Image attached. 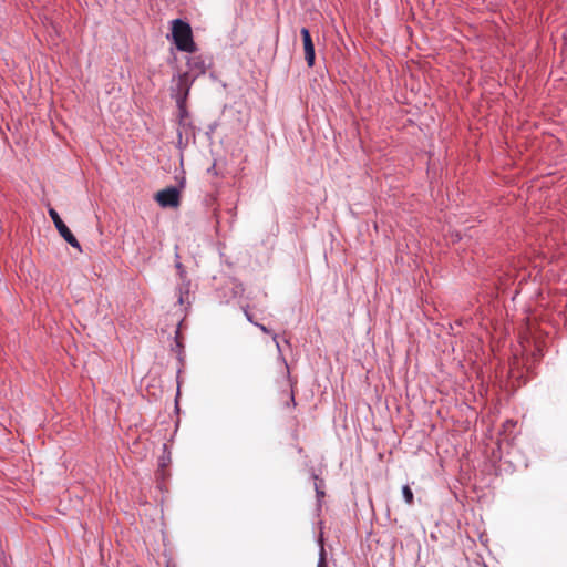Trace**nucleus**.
Returning <instances> with one entry per match:
<instances>
[{"mask_svg":"<svg viewBox=\"0 0 567 567\" xmlns=\"http://www.w3.org/2000/svg\"><path fill=\"white\" fill-rule=\"evenodd\" d=\"M172 37L176 48L179 51L189 53L196 51L192 28L187 22L181 19L174 20L172 25Z\"/></svg>","mask_w":567,"mask_h":567,"instance_id":"obj_1","label":"nucleus"},{"mask_svg":"<svg viewBox=\"0 0 567 567\" xmlns=\"http://www.w3.org/2000/svg\"><path fill=\"white\" fill-rule=\"evenodd\" d=\"M194 81V76L192 75L190 72L178 73L172 80V97L175 99V101H187Z\"/></svg>","mask_w":567,"mask_h":567,"instance_id":"obj_2","label":"nucleus"},{"mask_svg":"<svg viewBox=\"0 0 567 567\" xmlns=\"http://www.w3.org/2000/svg\"><path fill=\"white\" fill-rule=\"evenodd\" d=\"M49 216L51 217L61 237L73 248H76L79 251H81L82 249L80 243L72 234V231L69 229V227L63 223L58 212L54 208H49Z\"/></svg>","mask_w":567,"mask_h":567,"instance_id":"obj_3","label":"nucleus"},{"mask_svg":"<svg viewBox=\"0 0 567 567\" xmlns=\"http://www.w3.org/2000/svg\"><path fill=\"white\" fill-rule=\"evenodd\" d=\"M155 199L162 207H177L179 205V190L176 187H167L155 195Z\"/></svg>","mask_w":567,"mask_h":567,"instance_id":"obj_4","label":"nucleus"},{"mask_svg":"<svg viewBox=\"0 0 567 567\" xmlns=\"http://www.w3.org/2000/svg\"><path fill=\"white\" fill-rule=\"evenodd\" d=\"M187 101H176V105L178 109V130L177 135L179 141L182 140L183 133L188 135L189 131L192 130V125L189 122V113L187 111L186 106Z\"/></svg>","mask_w":567,"mask_h":567,"instance_id":"obj_5","label":"nucleus"},{"mask_svg":"<svg viewBox=\"0 0 567 567\" xmlns=\"http://www.w3.org/2000/svg\"><path fill=\"white\" fill-rule=\"evenodd\" d=\"M300 34L302 37L303 42L305 59L307 61L308 66L312 68L316 59L313 41L307 28H302L300 30Z\"/></svg>","mask_w":567,"mask_h":567,"instance_id":"obj_6","label":"nucleus"},{"mask_svg":"<svg viewBox=\"0 0 567 567\" xmlns=\"http://www.w3.org/2000/svg\"><path fill=\"white\" fill-rule=\"evenodd\" d=\"M187 68L188 70L186 72H190L194 80L206 72V64L200 55L189 58L187 60Z\"/></svg>","mask_w":567,"mask_h":567,"instance_id":"obj_7","label":"nucleus"},{"mask_svg":"<svg viewBox=\"0 0 567 567\" xmlns=\"http://www.w3.org/2000/svg\"><path fill=\"white\" fill-rule=\"evenodd\" d=\"M189 286H190V282L186 281V280H182L181 285L178 286L177 295H178V303L181 306L187 307L190 305Z\"/></svg>","mask_w":567,"mask_h":567,"instance_id":"obj_8","label":"nucleus"},{"mask_svg":"<svg viewBox=\"0 0 567 567\" xmlns=\"http://www.w3.org/2000/svg\"><path fill=\"white\" fill-rule=\"evenodd\" d=\"M312 482H313V486H315L317 496H326L324 489H323V487H324L323 481L320 480L318 476H313Z\"/></svg>","mask_w":567,"mask_h":567,"instance_id":"obj_9","label":"nucleus"},{"mask_svg":"<svg viewBox=\"0 0 567 567\" xmlns=\"http://www.w3.org/2000/svg\"><path fill=\"white\" fill-rule=\"evenodd\" d=\"M318 567H327L324 548L321 547Z\"/></svg>","mask_w":567,"mask_h":567,"instance_id":"obj_10","label":"nucleus"},{"mask_svg":"<svg viewBox=\"0 0 567 567\" xmlns=\"http://www.w3.org/2000/svg\"><path fill=\"white\" fill-rule=\"evenodd\" d=\"M403 496H413V492L409 485H404L402 488Z\"/></svg>","mask_w":567,"mask_h":567,"instance_id":"obj_11","label":"nucleus"},{"mask_svg":"<svg viewBox=\"0 0 567 567\" xmlns=\"http://www.w3.org/2000/svg\"><path fill=\"white\" fill-rule=\"evenodd\" d=\"M176 268H177V269H178V271H179L181 280H186L185 271H184V268H183L182 264H179V262H178V264L176 265Z\"/></svg>","mask_w":567,"mask_h":567,"instance_id":"obj_12","label":"nucleus"},{"mask_svg":"<svg viewBox=\"0 0 567 567\" xmlns=\"http://www.w3.org/2000/svg\"><path fill=\"white\" fill-rule=\"evenodd\" d=\"M271 336H272L274 342L276 343V347H277V350H278L279 354H281V348H280V343L278 341V334L271 333Z\"/></svg>","mask_w":567,"mask_h":567,"instance_id":"obj_13","label":"nucleus"},{"mask_svg":"<svg viewBox=\"0 0 567 567\" xmlns=\"http://www.w3.org/2000/svg\"><path fill=\"white\" fill-rule=\"evenodd\" d=\"M255 326L258 327L264 333H267V334L271 333V331L266 326H264L261 323L257 322V323H255Z\"/></svg>","mask_w":567,"mask_h":567,"instance_id":"obj_14","label":"nucleus"},{"mask_svg":"<svg viewBox=\"0 0 567 567\" xmlns=\"http://www.w3.org/2000/svg\"><path fill=\"white\" fill-rule=\"evenodd\" d=\"M245 316H246V318H247V320H248L249 322H251V323H254V324L256 323V322L254 321V319H252L251 313H250L248 310H245Z\"/></svg>","mask_w":567,"mask_h":567,"instance_id":"obj_15","label":"nucleus"},{"mask_svg":"<svg viewBox=\"0 0 567 567\" xmlns=\"http://www.w3.org/2000/svg\"><path fill=\"white\" fill-rule=\"evenodd\" d=\"M288 396H289V400L295 404V396H293V393H292V392H290V393L288 394Z\"/></svg>","mask_w":567,"mask_h":567,"instance_id":"obj_16","label":"nucleus"},{"mask_svg":"<svg viewBox=\"0 0 567 567\" xmlns=\"http://www.w3.org/2000/svg\"><path fill=\"white\" fill-rule=\"evenodd\" d=\"M405 499H406L408 504H412V501H413L412 497H409V498H405Z\"/></svg>","mask_w":567,"mask_h":567,"instance_id":"obj_17","label":"nucleus"}]
</instances>
